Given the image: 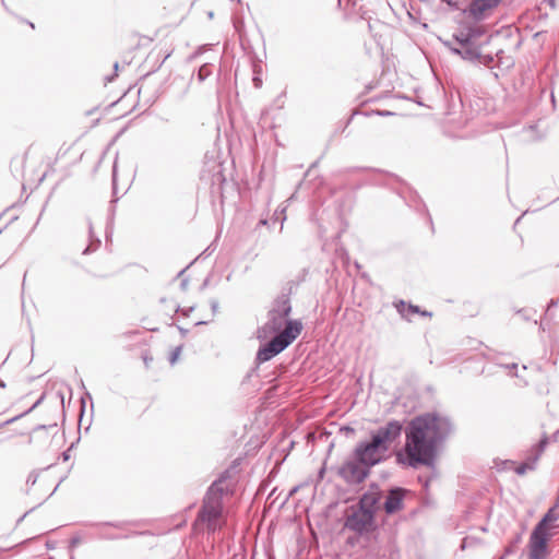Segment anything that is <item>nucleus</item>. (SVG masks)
Wrapping results in <instances>:
<instances>
[{
	"instance_id": "2f4dec72",
	"label": "nucleus",
	"mask_w": 559,
	"mask_h": 559,
	"mask_svg": "<svg viewBox=\"0 0 559 559\" xmlns=\"http://www.w3.org/2000/svg\"><path fill=\"white\" fill-rule=\"evenodd\" d=\"M378 114H379V115H391V112H390V111H386V112L379 111Z\"/></svg>"
},
{
	"instance_id": "0eeeda50",
	"label": "nucleus",
	"mask_w": 559,
	"mask_h": 559,
	"mask_svg": "<svg viewBox=\"0 0 559 559\" xmlns=\"http://www.w3.org/2000/svg\"><path fill=\"white\" fill-rule=\"evenodd\" d=\"M345 526L359 534L373 532L376 527L374 514L358 507H353L352 512L346 518Z\"/></svg>"
},
{
	"instance_id": "20e7f679",
	"label": "nucleus",
	"mask_w": 559,
	"mask_h": 559,
	"mask_svg": "<svg viewBox=\"0 0 559 559\" xmlns=\"http://www.w3.org/2000/svg\"><path fill=\"white\" fill-rule=\"evenodd\" d=\"M223 489L219 484L214 483L207 490L203 501L202 509L199 512L198 520L206 523L210 532H215L222 527V504Z\"/></svg>"
},
{
	"instance_id": "f03ea898",
	"label": "nucleus",
	"mask_w": 559,
	"mask_h": 559,
	"mask_svg": "<svg viewBox=\"0 0 559 559\" xmlns=\"http://www.w3.org/2000/svg\"><path fill=\"white\" fill-rule=\"evenodd\" d=\"M402 433V424L391 420L371 432L369 441L359 442L354 450V457L366 466H374L382 462Z\"/></svg>"
},
{
	"instance_id": "7ed1b4c3",
	"label": "nucleus",
	"mask_w": 559,
	"mask_h": 559,
	"mask_svg": "<svg viewBox=\"0 0 559 559\" xmlns=\"http://www.w3.org/2000/svg\"><path fill=\"white\" fill-rule=\"evenodd\" d=\"M485 28L480 25H463L454 35L453 39L448 43L452 52L461 56L468 61H478L481 64L490 67L493 62L491 55H483L480 48L484 40Z\"/></svg>"
},
{
	"instance_id": "4be33fe9",
	"label": "nucleus",
	"mask_w": 559,
	"mask_h": 559,
	"mask_svg": "<svg viewBox=\"0 0 559 559\" xmlns=\"http://www.w3.org/2000/svg\"><path fill=\"white\" fill-rule=\"evenodd\" d=\"M26 276H27V272L25 273L24 275V280H23V292H22V311H23V314L25 316L26 314V309H27V306H26V299H25V281H26Z\"/></svg>"
},
{
	"instance_id": "423d86ee",
	"label": "nucleus",
	"mask_w": 559,
	"mask_h": 559,
	"mask_svg": "<svg viewBox=\"0 0 559 559\" xmlns=\"http://www.w3.org/2000/svg\"><path fill=\"white\" fill-rule=\"evenodd\" d=\"M292 311L290 302L287 297H282L276 301L275 308L269 312V320L263 326L265 333H281L290 321L288 316Z\"/></svg>"
},
{
	"instance_id": "e433bc0d",
	"label": "nucleus",
	"mask_w": 559,
	"mask_h": 559,
	"mask_svg": "<svg viewBox=\"0 0 559 559\" xmlns=\"http://www.w3.org/2000/svg\"><path fill=\"white\" fill-rule=\"evenodd\" d=\"M118 62L115 63V69L118 70Z\"/></svg>"
},
{
	"instance_id": "cd10ccee",
	"label": "nucleus",
	"mask_w": 559,
	"mask_h": 559,
	"mask_svg": "<svg viewBox=\"0 0 559 559\" xmlns=\"http://www.w3.org/2000/svg\"><path fill=\"white\" fill-rule=\"evenodd\" d=\"M506 368L507 369H518V365L516 364L506 365Z\"/></svg>"
},
{
	"instance_id": "6e6552de",
	"label": "nucleus",
	"mask_w": 559,
	"mask_h": 559,
	"mask_svg": "<svg viewBox=\"0 0 559 559\" xmlns=\"http://www.w3.org/2000/svg\"><path fill=\"white\" fill-rule=\"evenodd\" d=\"M63 441V433L60 431L56 421L48 425H37V442H39L43 448L58 452Z\"/></svg>"
},
{
	"instance_id": "4c0bfd02",
	"label": "nucleus",
	"mask_w": 559,
	"mask_h": 559,
	"mask_svg": "<svg viewBox=\"0 0 559 559\" xmlns=\"http://www.w3.org/2000/svg\"><path fill=\"white\" fill-rule=\"evenodd\" d=\"M99 243H100V240L97 239L96 240V247L99 246Z\"/></svg>"
},
{
	"instance_id": "1a4fd4ad",
	"label": "nucleus",
	"mask_w": 559,
	"mask_h": 559,
	"mask_svg": "<svg viewBox=\"0 0 559 559\" xmlns=\"http://www.w3.org/2000/svg\"><path fill=\"white\" fill-rule=\"evenodd\" d=\"M501 2L502 0H468L465 12L477 22L484 21L492 16Z\"/></svg>"
},
{
	"instance_id": "412c9836",
	"label": "nucleus",
	"mask_w": 559,
	"mask_h": 559,
	"mask_svg": "<svg viewBox=\"0 0 559 559\" xmlns=\"http://www.w3.org/2000/svg\"><path fill=\"white\" fill-rule=\"evenodd\" d=\"M212 73V69L210 64H203L198 72V76L200 81H204Z\"/></svg>"
},
{
	"instance_id": "393cba45",
	"label": "nucleus",
	"mask_w": 559,
	"mask_h": 559,
	"mask_svg": "<svg viewBox=\"0 0 559 559\" xmlns=\"http://www.w3.org/2000/svg\"><path fill=\"white\" fill-rule=\"evenodd\" d=\"M503 465H504L503 468H511V467H513L514 462L513 461H504Z\"/></svg>"
},
{
	"instance_id": "f257e3e1",
	"label": "nucleus",
	"mask_w": 559,
	"mask_h": 559,
	"mask_svg": "<svg viewBox=\"0 0 559 559\" xmlns=\"http://www.w3.org/2000/svg\"><path fill=\"white\" fill-rule=\"evenodd\" d=\"M451 431V423L447 417L426 414L414 418L406 430L405 453L408 466L433 463L437 445Z\"/></svg>"
},
{
	"instance_id": "c756f323",
	"label": "nucleus",
	"mask_w": 559,
	"mask_h": 559,
	"mask_svg": "<svg viewBox=\"0 0 559 559\" xmlns=\"http://www.w3.org/2000/svg\"><path fill=\"white\" fill-rule=\"evenodd\" d=\"M91 248H92V245H91V246H88L87 248H85V250H84V252H83V253H87V252L91 250Z\"/></svg>"
},
{
	"instance_id": "c9c22d12",
	"label": "nucleus",
	"mask_w": 559,
	"mask_h": 559,
	"mask_svg": "<svg viewBox=\"0 0 559 559\" xmlns=\"http://www.w3.org/2000/svg\"><path fill=\"white\" fill-rule=\"evenodd\" d=\"M32 511H33V509H31L28 512H25L24 516L28 515V513Z\"/></svg>"
},
{
	"instance_id": "39448f33",
	"label": "nucleus",
	"mask_w": 559,
	"mask_h": 559,
	"mask_svg": "<svg viewBox=\"0 0 559 559\" xmlns=\"http://www.w3.org/2000/svg\"><path fill=\"white\" fill-rule=\"evenodd\" d=\"M302 324L299 321H289L286 328L276 334L265 346L261 347L257 354L259 364L269 361L277 354L288 347L301 333Z\"/></svg>"
},
{
	"instance_id": "2eb2a0df",
	"label": "nucleus",
	"mask_w": 559,
	"mask_h": 559,
	"mask_svg": "<svg viewBox=\"0 0 559 559\" xmlns=\"http://www.w3.org/2000/svg\"><path fill=\"white\" fill-rule=\"evenodd\" d=\"M395 307L397 312L407 320H411V318L416 313H420L423 316H430V313L426 311H420L417 306L406 305L403 300L395 304Z\"/></svg>"
},
{
	"instance_id": "7c9ffc66",
	"label": "nucleus",
	"mask_w": 559,
	"mask_h": 559,
	"mask_svg": "<svg viewBox=\"0 0 559 559\" xmlns=\"http://www.w3.org/2000/svg\"><path fill=\"white\" fill-rule=\"evenodd\" d=\"M0 388H5V383L0 379Z\"/></svg>"
},
{
	"instance_id": "a878e982",
	"label": "nucleus",
	"mask_w": 559,
	"mask_h": 559,
	"mask_svg": "<svg viewBox=\"0 0 559 559\" xmlns=\"http://www.w3.org/2000/svg\"><path fill=\"white\" fill-rule=\"evenodd\" d=\"M211 307H212L213 311L215 312L217 310L218 302L216 300H212Z\"/></svg>"
},
{
	"instance_id": "6ab92c4d",
	"label": "nucleus",
	"mask_w": 559,
	"mask_h": 559,
	"mask_svg": "<svg viewBox=\"0 0 559 559\" xmlns=\"http://www.w3.org/2000/svg\"><path fill=\"white\" fill-rule=\"evenodd\" d=\"M496 57L498 59V63L499 66H504L506 68H509L513 64V61L511 58H504V52L503 50H498L497 53H496Z\"/></svg>"
},
{
	"instance_id": "f8f14e48",
	"label": "nucleus",
	"mask_w": 559,
	"mask_h": 559,
	"mask_svg": "<svg viewBox=\"0 0 559 559\" xmlns=\"http://www.w3.org/2000/svg\"><path fill=\"white\" fill-rule=\"evenodd\" d=\"M381 490L378 486H371L359 499L357 504L358 508L370 511L372 514L376 513L380 500H381Z\"/></svg>"
},
{
	"instance_id": "5701e85b",
	"label": "nucleus",
	"mask_w": 559,
	"mask_h": 559,
	"mask_svg": "<svg viewBox=\"0 0 559 559\" xmlns=\"http://www.w3.org/2000/svg\"><path fill=\"white\" fill-rule=\"evenodd\" d=\"M179 355H180V347H177V348L171 353V356H170V359H169L171 365H174V364L177 361V359H178Z\"/></svg>"
},
{
	"instance_id": "f704fd0d",
	"label": "nucleus",
	"mask_w": 559,
	"mask_h": 559,
	"mask_svg": "<svg viewBox=\"0 0 559 559\" xmlns=\"http://www.w3.org/2000/svg\"><path fill=\"white\" fill-rule=\"evenodd\" d=\"M514 376L518 377V378H522V376L520 373H518V372L514 373Z\"/></svg>"
},
{
	"instance_id": "b1692460",
	"label": "nucleus",
	"mask_w": 559,
	"mask_h": 559,
	"mask_svg": "<svg viewBox=\"0 0 559 559\" xmlns=\"http://www.w3.org/2000/svg\"><path fill=\"white\" fill-rule=\"evenodd\" d=\"M26 484L31 486L35 485V478H33V473H29Z\"/></svg>"
},
{
	"instance_id": "ddd939ff",
	"label": "nucleus",
	"mask_w": 559,
	"mask_h": 559,
	"mask_svg": "<svg viewBox=\"0 0 559 559\" xmlns=\"http://www.w3.org/2000/svg\"><path fill=\"white\" fill-rule=\"evenodd\" d=\"M405 493L406 490L399 487L391 489L383 504L385 513L393 514L402 510L404 506Z\"/></svg>"
},
{
	"instance_id": "a211bd4d",
	"label": "nucleus",
	"mask_w": 559,
	"mask_h": 559,
	"mask_svg": "<svg viewBox=\"0 0 559 559\" xmlns=\"http://www.w3.org/2000/svg\"><path fill=\"white\" fill-rule=\"evenodd\" d=\"M35 409V404H33L25 413L21 414V415H17L15 417H12L3 423L0 424V428L7 426V425H10V424H13L17 420H21L22 418H24L28 413L33 412Z\"/></svg>"
},
{
	"instance_id": "dca6fc26",
	"label": "nucleus",
	"mask_w": 559,
	"mask_h": 559,
	"mask_svg": "<svg viewBox=\"0 0 559 559\" xmlns=\"http://www.w3.org/2000/svg\"><path fill=\"white\" fill-rule=\"evenodd\" d=\"M555 510V508L549 509L534 528H539V532L548 533V523L555 522L559 518Z\"/></svg>"
},
{
	"instance_id": "72a5a7b5",
	"label": "nucleus",
	"mask_w": 559,
	"mask_h": 559,
	"mask_svg": "<svg viewBox=\"0 0 559 559\" xmlns=\"http://www.w3.org/2000/svg\"><path fill=\"white\" fill-rule=\"evenodd\" d=\"M40 400H41V397L37 399V401H36L37 406L40 404Z\"/></svg>"
},
{
	"instance_id": "aec40b11",
	"label": "nucleus",
	"mask_w": 559,
	"mask_h": 559,
	"mask_svg": "<svg viewBox=\"0 0 559 559\" xmlns=\"http://www.w3.org/2000/svg\"><path fill=\"white\" fill-rule=\"evenodd\" d=\"M496 57L498 59V63L499 66H504L506 68H509L513 64V61L511 58H504V52L503 50H498L497 53H496Z\"/></svg>"
},
{
	"instance_id": "473e14b6",
	"label": "nucleus",
	"mask_w": 559,
	"mask_h": 559,
	"mask_svg": "<svg viewBox=\"0 0 559 559\" xmlns=\"http://www.w3.org/2000/svg\"><path fill=\"white\" fill-rule=\"evenodd\" d=\"M34 346L32 345V348H31V352H32V356H34Z\"/></svg>"
},
{
	"instance_id": "4468645a",
	"label": "nucleus",
	"mask_w": 559,
	"mask_h": 559,
	"mask_svg": "<svg viewBox=\"0 0 559 559\" xmlns=\"http://www.w3.org/2000/svg\"><path fill=\"white\" fill-rule=\"evenodd\" d=\"M545 444H546L545 440L540 441V443L538 444L537 454L534 457H530L527 461L521 463L519 466L515 467V473L518 475H524L528 471L535 469L536 462H537L540 453L543 452Z\"/></svg>"
},
{
	"instance_id": "9b49d317",
	"label": "nucleus",
	"mask_w": 559,
	"mask_h": 559,
	"mask_svg": "<svg viewBox=\"0 0 559 559\" xmlns=\"http://www.w3.org/2000/svg\"><path fill=\"white\" fill-rule=\"evenodd\" d=\"M549 534L539 532V528H534L528 542V557L530 559H547L548 547L547 542Z\"/></svg>"
},
{
	"instance_id": "9d476101",
	"label": "nucleus",
	"mask_w": 559,
	"mask_h": 559,
	"mask_svg": "<svg viewBox=\"0 0 559 559\" xmlns=\"http://www.w3.org/2000/svg\"><path fill=\"white\" fill-rule=\"evenodd\" d=\"M370 466H366L361 462L354 460L347 461L340 468V475L350 484H359L364 481L370 472Z\"/></svg>"
},
{
	"instance_id": "c85d7f7f",
	"label": "nucleus",
	"mask_w": 559,
	"mask_h": 559,
	"mask_svg": "<svg viewBox=\"0 0 559 559\" xmlns=\"http://www.w3.org/2000/svg\"><path fill=\"white\" fill-rule=\"evenodd\" d=\"M26 23L29 25L31 28H35V24L33 22L27 21Z\"/></svg>"
},
{
	"instance_id": "f3484780",
	"label": "nucleus",
	"mask_w": 559,
	"mask_h": 559,
	"mask_svg": "<svg viewBox=\"0 0 559 559\" xmlns=\"http://www.w3.org/2000/svg\"><path fill=\"white\" fill-rule=\"evenodd\" d=\"M522 536L518 534L513 540L506 547L504 554L499 559H504L507 556H510L516 551L518 545L521 543Z\"/></svg>"
},
{
	"instance_id": "bb28decb",
	"label": "nucleus",
	"mask_w": 559,
	"mask_h": 559,
	"mask_svg": "<svg viewBox=\"0 0 559 559\" xmlns=\"http://www.w3.org/2000/svg\"><path fill=\"white\" fill-rule=\"evenodd\" d=\"M116 173H117V165L115 164L114 165V169H112V181H114V185L116 183Z\"/></svg>"
}]
</instances>
